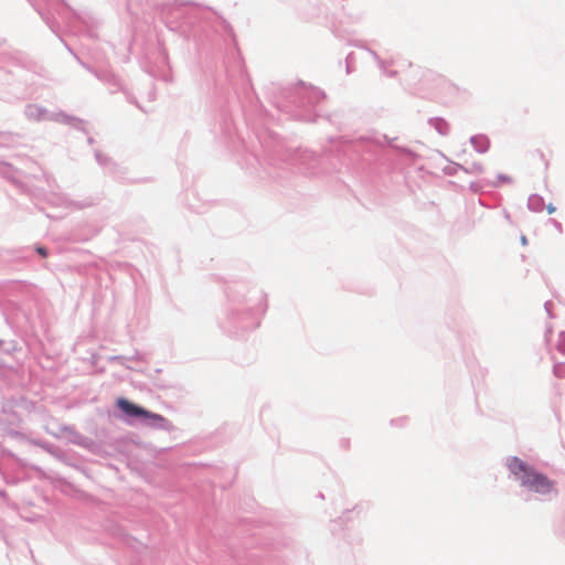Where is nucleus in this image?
Returning <instances> with one entry per match:
<instances>
[{
  "mask_svg": "<svg viewBox=\"0 0 565 565\" xmlns=\"http://www.w3.org/2000/svg\"><path fill=\"white\" fill-rule=\"evenodd\" d=\"M547 212H548L550 214L554 213V212H555V207H554V206H552V205H548V206H547Z\"/></svg>",
  "mask_w": 565,
  "mask_h": 565,
  "instance_id": "obj_4",
  "label": "nucleus"
},
{
  "mask_svg": "<svg viewBox=\"0 0 565 565\" xmlns=\"http://www.w3.org/2000/svg\"><path fill=\"white\" fill-rule=\"evenodd\" d=\"M118 407L128 416L131 417H145L150 419L153 424H157L159 426H162L167 420L163 416L151 413L125 398H119L117 401Z\"/></svg>",
  "mask_w": 565,
  "mask_h": 565,
  "instance_id": "obj_2",
  "label": "nucleus"
},
{
  "mask_svg": "<svg viewBox=\"0 0 565 565\" xmlns=\"http://www.w3.org/2000/svg\"><path fill=\"white\" fill-rule=\"evenodd\" d=\"M508 468L521 481L523 487L534 492L546 494L553 489L554 484L546 476L537 472L518 457L508 460Z\"/></svg>",
  "mask_w": 565,
  "mask_h": 565,
  "instance_id": "obj_1",
  "label": "nucleus"
},
{
  "mask_svg": "<svg viewBox=\"0 0 565 565\" xmlns=\"http://www.w3.org/2000/svg\"><path fill=\"white\" fill-rule=\"evenodd\" d=\"M38 253H39V254H41V255H42V256H44V257L46 256V249H45V248H43V247H39V248H38Z\"/></svg>",
  "mask_w": 565,
  "mask_h": 565,
  "instance_id": "obj_3",
  "label": "nucleus"
}]
</instances>
